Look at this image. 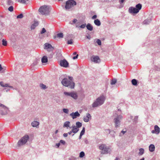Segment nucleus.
I'll return each instance as SVG.
<instances>
[{"label":"nucleus","instance_id":"1","mask_svg":"<svg viewBox=\"0 0 160 160\" xmlns=\"http://www.w3.org/2000/svg\"><path fill=\"white\" fill-rule=\"evenodd\" d=\"M106 100V97L102 94L92 104L93 108H98L103 104Z\"/></svg>","mask_w":160,"mask_h":160},{"label":"nucleus","instance_id":"2","mask_svg":"<svg viewBox=\"0 0 160 160\" xmlns=\"http://www.w3.org/2000/svg\"><path fill=\"white\" fill-rule=\"evenodd\" d=\"M61 83L64 86L68 87L71 89H73L74 88L75 83L74 82L69 81L67 78H64L62 80Z\"/></svg>","mask_w":160,"mask_h":160},{"label":"nucleus","instance_id":"3","mask_svg":"<svg viewBox=\"0 0 160 160\" xmlns=\"http://www.w3.org/2000/svg\"><path fill=\"white\" fill-rule=\"evenodd\" d=\"M38 11L42 15H49L50 12V8L49 6L44 5L40 7Z\"/></svg>","mask_w":160,"mask_h":160},{"label":"nucleus","instance_id":"4","mask_svg":"<svg viewBox=\"0 0 160 160\" xmlns=\"http://www.w3.org/2000/svg\"><path fill=\"white\" fill-rule=\"evenodd\" d=\"M115 115L117 116L113 119L114 122L115 123V126L116 128L119 127L120 125L121 120L122 118V116L121 115H118L116 113H115Z\"/></svg>","mask_w":160,"mask_h":160},{"label":"nucleus","instance_id":"5","mask_svg":"<svg viewBox=\"0 0 160 160\" xmlns=\"http://www.w3.org/2000/svg\"><path fill=\"white\" fill-rule=\"evenodd\" d=\"M77 4V3L74 0H68L66 2V5L65 8L66 10H68L70 9L74 6Z\"/></svg>","mask_w":160,"mask_h":160},{"label":"nucleus","instance_id":"6","mask_svg":"<svg viewBox=\"0 0 160 160\" xmlns=\"http://www.w3.org/2000/svg\"><path fill=\"white\" fill-rule=\"evenodd\" d=\"M29 139V137L27 135H25L22 137L18 142V146H21L26 143L27 141Z\"/></svg>","mask_w":160,"mask_h":160},{"label":"nucleus","instance_id":"7","mask_svg":"<svg viewBox=\"0 0 160 160\" xmlns=\"http://www.w3.org/2000/svg\"><path fill=\"white\" fill-rule=\"evenodd\" d=\"M99 149L102 150L101 154H107L110 151V149L104 144L100 145Z\"/></svg>","mask_w":160,"mask_h":160},{"label":"nucleus","instance_id":"8","mask_svg":"<svg viewBox=\"0 0 160 160\" xmlns=\"http://www.w3.org/2000/svg\"><path fill=\"white\" fill-rule=\"evenodd\" d=\"M64 94L66 96L71 97L75 99H77L78 97L77 93L74 92H64Z\"/></svg>","mask_w":160,"mask_h":160},{"label":"nucleus","instance_id":"9","mask_svg":"<svg viewBox=\"0 0 160 160\" xmlns=\"http://www.w3.org/2000/svg\"><path fill=\"white\" fill-rule=\"evenodd\" d=\"M59 64L61 67L64 68H67L69 66V63L65 59L61 60L60 61Z\"/></svg>","mask_w":160,"mask_h":160},{"label":"nucleus","instance_id":"10","mask_svg":"<svg viewBox=\"0 0 160 160\" xmlns=\"http://www.w3.org/2000/svg\"><path fill=\"white\" fill-rule=\"evenodd\" d=\"M44 49H47L48 51H53L54 48L53 47L51 44L49 43H45L44 44Z\"/></svg>","mask_w":160,"mask_h":160},{"label":"nucleus","instance_id":"11","mask_svg":"<svg viewBox=\"0 0 160 160\" xmlns=\"http://www.w3.org/2000/svg\"><path fill=\"white\" fill-rule=\"evenodd\" d=\"M70 116L72 117V119H74L79 117L80 116V114L78 111H76L75 112H72L70 114Z\"/></svg>","mask_w":160,"mask_h":160},{"label":"nucleus","instance_id":"12","mask_svg":"<svg viewBox=\"0 0 160 160\" xmlns=\"http://www.w3.org/2000/svg\"><path fill=\"white\" fill-rule=\"evenodd\" d=\"M129 12L131 13H137L139 12L135 7H131L129 8Z\"/></svg>","mask_w":160,"mask_h":160},{"label":"nucleus","instance_id":"13","mask_svg":"<svg viewBox=\"0 0 160 160\" xmlns=\"http://www.w3.org/2000/svg\"><path fill=\"white\" fill-rule=\"evenodd\" d=\"M92 60L96 63H99L100 62V59L98 56H93Z\"/></svg>","mask_w":160,"mask_h":160},{"label":"nucleus","instance_id":"14","mask_svg":"<svg viewBox=\"0 0 160 160\" xmlns=\"http://www.w3.org/2000/svg\"><path fill=\"white\" fill-rule=\"evenodd\" d=\"M91 116L89 113L86 114V116L83 118V120L85 122H88L89 121V119H91Z\"/></svg>","mask_w":160,"mask_h":160},{"label":"nucleus","instance_id":"15","mask_svg":"<svg viewBox=\"0 0 160 160\" xmlns=\"http://www.w3.org/2000/svg\"><path fill=\"white\" fill-rule=\"evenodd\" d=\"M0 85L2 87H9L13 88L12 86H10L8 85V84L7 83H4L3 82H0Z\"/></svg>","mask_w":160,"mask_h":160},{"label":"nucleus","instance_id":"16","mask_svg":"<svg viewBox=\"0 0 160 160\" xmlns=\"http://www.w3.org/2000/svg\"><path fill=\"white\" fill-rule=\"evenodd\" d=\"M151 21V19L150 18L145 20L142 22V24L147 25L150 23Z\"/></svg>","mask_w":160,"mask_h":160},{"label":"nucleus","instance_id":"17","mask_svg":"<svg viewBox=\"0 0 160 160\" xmlns=\"http://www.w3.org/2000/svg\"><path fill=\"white\" fill-rule=\"evenodd\" d=\"M70 122L69 121H66L64 123L63 125V127L67 128H68V127H69L70 128H71V127L70 126Z\"/></svg>","mask_w":160,"mask_h":160},{"label":"nucleus","instance_id":"18","mask_svg":"<svg viewBox=\"0 0 160 160\" xmlns=\"http://www.w3.org/2000/svg\"><path fill=\"white\" fill-rule=\"evenodd\" d=\"M155 147L153 144H150L149 146V149L150 152H153L155 150Z\"/></svg>","mask_w":160,"mask_h":160},{"label":"nucleus","instance_id":"19","mask_svg":"<svg viewBox=\"0 0 160 160\" xmlns=\"http://www.w3.org/2000/svg\"><path fill=\"white\" fill-rule=\"evenodd\" d=\"M154 130L156 132L155 134H158L160 132V129L159 128L157 125H155L154 126Z\"/></svg>","mask_w":160,"mask_h":160},{"label":"nucleus","instance_id":"20","mask_svg":"<svg viewBox=\"0 0 160 160\" xmlns=\"http://www.w3.org/2000/svg\"><path fill=\"white\" fill-rule=\"evenodd\" d=\"M39 124V122L37 121H34L33 122H32L31 123L32 126L33 127H37L38 126Z\"/></svg>","mask_w":160,"mask_h":160},{"label":"nucleus","instance_id":"21","mask_svg":"<svg viewBox=\"0 0 160 160\" xmlns=\"http://www.w3.org/2000/svg\"><path fill=\"white\" fill-rule=\"evenodd\" d=\"M48 61L47 57L46 56H43L41 59V62L42 63H46Z\"/></svg>","mask_w":160,"mask_h":160},{"label":"nucleus","instance_id":"22","mask_svg":"<svg viewBox=\"0 0 160 160\" xmlns=\"http://www.w3.org/2000/svg\"><path fill=\"white\" fill-rule=\"evenodd\" d=\"M86 28L88 30L92 31L93 30V26L89 23H88L86 25Z\"/></svg>","mask_w":160,"mask_h":160},{"label":"nucleus","instance_id":"23","mask_svg":"<svg viewBox=\"0 0 160 160\" xmlns=\"http://www.w3.org/2000/svg\"><path fill=\"white\" fill-rule=\"evenodd\" d=\"M94 24L97 26H100L101 24V22L98 19H95L94 21Z\"/></svg>","mask_w":160,"mask_h":160},{"label":"nucleus","instance_id":"24","mask_svg":"<svg viewBox=\"0 0 160 160\" xmlns=\"http://www.w3.org/2000/svg\"><path fill=\"white\" fill-rule=\"evenodd\" d=\"M142 7V4L140 3H138L136 5L135 8L137 10H138V11L139 12V11L141 9Z\"/></svg>","mask_w":160,"mask_h":160},{"label":"nucleus","instance_id":"25","mask_svg":"<svg viewBox=\"0 0 160 160\" xmlns=\"http://www.w3.org/2000/svg\"><path fill=\"white\" fill-rule=\"evenodd\" d=\"M132 84L135 86H137L138 85V80L135 79H132Z\"/></svg>","mask_w":160,"mask_h":160},{"label":"nucleus","instance_id":"26","mask_svg":"<svg viewBox=\"0 0 160 160\" xmlns=\"http://www.w3.org/2000/svg\"><path fill=\"white\" fill-rule=\"evenodd\" d=\"M38 25V23L37 22H35L33 24H32L31 27V29H34L35 28V27Z\"/></svg>","mask_w":160,"mask_h":160},{"label":"nucleus","instance_id":"27","mask_svg":"<svg viewBox=\"0 0 160 160\" xmlns=\"http://www.w3.org/2000/svg\"><path fill=\"white\" fill-rule=\"evenodd\" d=\"M144 150L143 148H141L139 149V152L138 153L139 155L140 156L142 155L144 152Z\"/></svg>","mask_w":160,"mask_h":160},{"label":"nucleus","instance_id":"28","mask_svg":"<svg viewBox=\"0 0 160 160\" xmlns=\"http://www.w3.org/2000/svg\"><path fill=\"white\" fill-rule=\"evenodd\" d=\"M76 127L78 128L81 127L82 125V123L80 122H76Z\"/></svg>","mask_w":160,"mask_h":160},{"label":"nucleus","instance_id":"29","mask_svg":"<svg viewBox=\"0 0 160 160\" xmlns=\"http://www.w3.org/2000/svg\"><path fill=\"white\" fill-rule=\"evenodd\" d=\"M40 87L41 89H45L47 88L46 85L43 84V83L40 84Z\"/></svg>","mask_w":160,"mask_h":160},{"label":"nucleus","instance_id":"30","mask_svg":"<svg viewBox=\"0 0 160 160\" xmlns=\"http://www.w3.org/2000/svg\"><path fill=\"white\" fill-rule=\"evenodd\" d=\"M117 82V80L116 79H113L111 80L110 84L112 85H113L115 84Z\"/></svg>","mask_w":160,"mask_h":160},{"label":"nucleus","instance_id":"31","mask_svg":"<svg viewBox=\"0 0 160 160\" xmlns=\"http://www.w3.org/2000/svg\"><path fill=\"white\" fill-rule=\"evenodd\" d=\"M86 27V23L82 24L80 26H79L78 25H77V24H76V27L77 28L79 27L80 28H85Z\"/></svg>","mask_w":160,"mask_h":160},{"label":"nucleus","instance_id":"32","mask_svg":"<svg viewBox=\"0 0 160 160\" xmlns=\"http://www.w3.org/2000/svg\"><path fill=\"white\" fill-rule=\"evenodd\" d=\"M79 130V129L78 128H72V132H73L74 133H77L78 131Z\"/></svg>","mask_w":160,"mask_h":160},{"label":"nucleus","instance_id":"33","mask_svg":"<svg viewBox=\"0 0 160 160\" xmlns=\"http://www.w3.org/2000/svg\"><path fill=\"white\" fill-rule=\"evenodd\" d=\"M57 37L59 38H62L63 37V34L62 32L58 33L57 34Z\"/></svg>","mask_w":160,"mask_h":160},{"label":"nucleus","instance_id":"34","mask_svg":"<svg viewBox=\"0 0 160 160\" xmlns=\"http://www.w3.org/2000/svg\"><path fill=\"white\" fill-rule=\"evenodd\" d=\"M2 42V44L4 46H6L7 45V42L5 39H3Z\"/></svg>","mask_w":160,"mask_h":160},{"label":"nucleus","instance_id":"35","mask_svg":"<svg viewBox=\"0 0 160 160\" xmlns=\"http://www.w3.org/2000/svg\"><path fill=\"white\" fill-rule=\"evenodd\" d=\"M85 132V128L84 127H83L82 128V130L81 131L80 133V135H83L84 134Z\"/></svg>","mask_w":160,"mask_h":160},{"label":"nucleus","instance_id":"36","mask_svg":"<svg viewBox=\"0 0 160 160\" xmlns=\"http://www.w3.org/2000/svg\"><path fill=\"white\" fill-rule=\"evenodd\" d=\"M84 155V152L83 151L81 152L79 154V157L81 158L83 157Z\"/></svg>","mask_w":160,"mask_h":160},{"label":"nucleus","instance_id":"37","mask_svg":"<svg viewBox=\"0 0 160 160\" xmlns=\"http://www.w3.org/2000/svg\"><path fill=\"white\" fill-rule=\"evenodd\" d=\"M8 10L11 12H12L13 10V7L12 6H11L8 8Z\"/></svg>","mask_w":160,"mask_h":160},{"label":"nucleus","instance_id":"38","mask_svg":"<svg viewBox=\"0 0 160 160\" xmlns=\"http://www.w3.org/2000/svg\"><path fill=\"white\" fill-rule=\"evenodd\" d=\"M23 17V15L21 13L19 15H18L17 16V18H22Z\"/></svg>","mask_w":160,"mask_h":160},{"label":"nucleus","instance_id":"39","mask_svg":"<svg viewBox=\"0 0 160 160\" xmlns=\"http://www.w3.org/2000/svg\"><path fill=\"white\" fill-rule=\"evenodd\" d=\"M138 116H136L135 117L134 119H133V122H135V123H136L137 122L138 120Z\"/></svg>","mask_w":160,"mask_h":160},{"label":"nucleus","instance_id":"40","mask_svg":"<svg viewBox=\"0 0 160 160\" xmlns=\"http://www.w3.org/2000/svg\"><path fill=\"white\" fill-rule=\"evenodd\" d=\"M96 42L98 43V45L100 46L101 45V42L100 40L98 39L97 40Z\"/></svg>","mask_w":160,"mask_h":160},{"label":"nucleus","instance_id":"41","mask_svg":"<svg viewBox=\"0 0 160 160\" xmlns=\"http://www.w3.org/2000/svg\"><path fill=\"white\" fill-rule=\"evenodd\" d=\"M63 111L66 113H68V112L69 110L68 109L66 108H63L62 110Z\"/></svg>","mask_w":160,"mask_h":160},{"label":"nucleus","instance_id":"42","mask_svg":"<svg viewBox=\"0 0 160 160\" xmlns=\"http://www.w3.org/2000/svg\"><path fill=\"white\" fill-rule=\"evenodd\" d=\"M46 31L45 28H42V31L40 32V33L42 34L46 32Z\"/></svg>","mask_w":160,"mask_h":160},{"label":"nucleus","instance_id":"43","mask_svg":"<svg viewBox=\"0 0 160 160\" xmlns=\"http://www.w3.org/2000/svg\"><path fill=\"white\" fill-rule=\"evenodd\" d=\"M73 43L72 40L71 39L69 40H68L67 42V43L68 44H72Z\"/></svg>","mask_w":160,"mask_h":160},{"label":"nucleus","instance_id":"44","mask_svg":"<svg viewBox=\"0 0 160 160\" xmlns=\"http://www.w3.org/2000/svg\"><path fill=\"white\" fill-rule=\"evenodd\" d=\"M18 2H20L21 3L23 4H25L26 3V1L25 0H18Z\"/></svg>","mask_w":160,"mask_h":160},{"label":"nucleus","instance_id":"45","mask_svg":"<svg viewBox=\"0 0 160 160\" xmlns=\"http://www.w3.org/2000/svg\"><path fill=\"white\" fill-rule=\"evenodd\" d=\"M12 3V2L11 0H8V1L7 4L8 5H11Z\"/></svg>","mask_w":160,"mask_h":160},{"label":"nucleus","instance_id":"46","mask_svg":"<svg viewBox=\"0 0 160 160\" xmlns=\"http://www.w3.org/2000/svg\"><path fill=\"white\" fill-rule=\"evenodd\" d=\"M60 143H61L63 145H64L65 144V142L63 140H60Z\"/></svg>","mask_w":160,"mask_h":160},{"label":"nucleus","instance_id":"47","mask_svg":"<svg viewBox=\"0 0 160 160\" xmlns=\"http://www.w3.org/2000/svg\"><path fill=\"white\" fill-rule=\"evenodd\" d=\"M77 21V20L76 19H74L72 21V23H71L72 24H73L74 23H75Z\"/></svg>","mask_w":160,"mask_h":160},{"label":"nucleus","instance_id":"48","mask_svg":"<svg viewBox=\"0 0 160 160\" xmlns=\"http://www.w3.org/2000/svg\"><path fill=\"white\" fill-rule=\"evenodd\" d=\"M126 132V131H124L123 130H122L121 131V133H120V136H122V135H123Z\"/></svg>","mask_w":160,"mask_h":160},{"label":"nucleus","instance_id":"49","mask_svg":"<svg viewBox=\"0 0 160 160\" xmlns=\"http://www.w3.org/2000/svg\"><path fill=\"white\" fill-rule=\"evenodd\" d=\"M69 160H76V158L74 157H72L69 159Z\"/></svg>","mask_w":160,"mask_h":160},{"label":"nucleus","instance_id":"50","mask_svg":"<svg viewBox=\"0 0 160 160\" xmlns=\"http://www.w3.org/2000/svg\"><path fill=\"white\" fill-rule=\"evenodd\" d=\"M106 130L107 131H108V132L109 133H110L111 134L112 133L114 132H113V131H110V130L109 129H106Z\"/></svg>","mask_w":160,"mask_h":160},{"label":"nucleus","instance_id":"51","mask_svg":"<svg viewBox=\"0 0 160 160\" xmlns=\"http://www.w3.org/2000/svg\"><path fill=\"white\" fill-rule=\"evenodd\" d=\"M68 78L69 79V81H73V78L72 77L69 76Z\"/></svg>","mask_w":160,"mask_h":160},{"label":"nucleus","instance_id":"52","mask_svg":"<svg viewBox=\"0 0 160 160\" xmlns=\"http://www.w3.org/2000/svg\"><path fill=\"white\" fill-rule=\"evenodd\" d=\"M78 55L77 54L75 56L73 57L72 58L74 60L78 58Z\"/></svg>","mask_w":160,"mask_h":160},{"label":"nucleus","instance_id":"53","mask_svg":"<svg viewBox=\"0 0 160 160\" xmlns=\"http://www.w3.org/2000/svg\"><path fill=\"white\" fill-rule=\"evenodd\" d=\"M97 17V16L96 15H94L92 17V19H96Z\"/></svg>","mask_w":160,"mask_h":160},{"label":"nucleus","instance_id":"54","mask_svg":"<svg viewBox=\"0 0 160 160\" xmlns=\"http://www.w3.org/2000/svg\"><path fill=\"white\" fill-rule=\"evenodd\" d=\"M86 37L88 39H90L91 38V37L89 34H88V35L86 36Z\"/></svg>","mask_w":160,"mask_h":160},{"label":"nucleus","instance_id":"55","mask_svg":"<svg viewBox=\"0 0 160 160\" xmlns=\"http://www.w3.org/2000/svg\"><path fill=\"white\" fill-rule=\"evenodd\" d=\"M53 54L52 53L50 54V55L48 56V58H52L53 57Z\"/></svg>","mask_w":160,"mask_h":160},{"label":"nucleus","instance_id":"56","mask_svg":"<svg viewBox=\"0 0 160 160\" xmlns=\"http://www.w3.org/2000/svg\"><path fill=\"white\" fill-rule=\"evenodd\" d=\"M37 64V61H35V62H34L32 64V65L33 66H34L36 65Z\"/></svg>","mask_w":160,"mask_h":160},{"label":"nucleus","instance_id":"57","mask_svg":"<svg viewBox=\"0 0 160 160\" xmlns=\"http://www.w3.org/2000/svg\"><path fill=\"white\" fill-rule=\"evenodd\" d=\"M84 141L85 143L86 144H87L88 142V139L86 138L84 139Z\"/></svg>","mask_w":160,"mask_h":160},{"label":"nucleus","instance_id":"58","mask_svg":"<svg viewBox=\"0 0 160 160\" xmlns=\"http://www.w3.org/2000/svg\"><path fill=\"white\" fill-rule=\"evenodd\" d=\"M125 0H119V2H120V3L121 4L122 3H123L124 1Z\"/></svg>","mask_w":160,"mask_h":160},{"label":"nucleus","instance_id":"59","mask_svg":"<svg viewBox=\"0 0 160 160\" xmlns=\"http://www.w3.org/2000/svg\"><path fill=\"white\" fill-rule=\"evenodd\" d=\"M68 133H64L63 134V136L64 137H66L68 136Z\"/></svg>","mask_w":160,"mask_h":160},{"label":"nucleus","instance_id":"60","mask_svg":"<svg viewBox=\"0 0 160 160\" xmlns=\"http://www.w3.org/2000/svg\"><path fill=\"white\" fill-rule=\"evenodd\" d=\"M9 90H10V89H7L6 88H5V89H3V91L4 92H8Z\"/></svg>","mask_w":160,"mask_h":160},{"label":"nucleus","instance_id":"61","mask_svg":"<svg viewBox=\"0 0 160 160\" xmlns=\"http://www.w3.org/2000/svg\"><path fill=\"white\" fill-rule=\"evenodd\" d=\"M56 145L57 147V148H59V146L60 145V143H56Z\"/></svg>","mask_w":160,"mask_h":160},{"label":"nucleus","instance_id":"62","mask_svg":"<svg viewBox=\"0 0 160 160\" xmlns=\"http://www.w3.org/2000/svg\"><path fill=\"white\" fill-rule=\"evenodd\" d=\"M0 107L3 108H6L7 107L6 106H4V105H3V104H1V106H0Z\"/></svg>","mask_w":160,"mask_h":160},{"label":"nucleus","instance_id":"63","mask_svg":"<svg viewBox=\"0 0 160 160\" xmlns=\"http://www.w3.org/2000/svg\"><path fill=\"white\" fill-rule=\"evenodd\" d=\"M72 132H72V130H71L70 132H68V133L69 135H71Z\"/></svg>","mask_w":160,"mask_h":160},{"label":"nucleus","instance_id":"64","mask_svg":"<svg viewBox=\"0 0 160 160\" xmlns=\"http://www.w3.org/2000/svg\"><path fill=\"white\" fill-rule=\"evenodd\" d=\"M151 132L152 133H155L156 132H155V130H152L151 131Z\"/></svg>","mask_w":160,"mask_h":160}]
</instances>
